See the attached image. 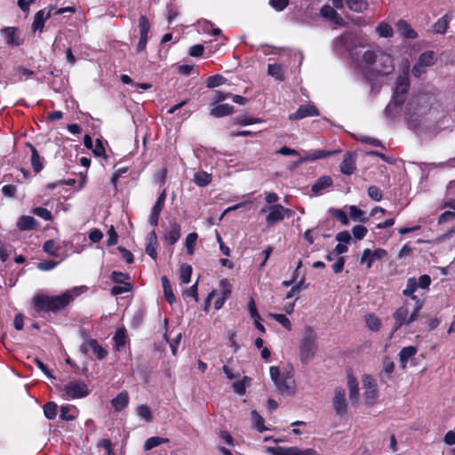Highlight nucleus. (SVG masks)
<instances>
[{
    "mask_svg": "<svg viewBox=\"0 0 455 455\" xmlns=\"http://www.w3.org/2000/svg\"><path fill=\"white\" fill-rule=\"evenodd\" d=\"M129 403V395L126 391L119 393L115 398L112 399L111 404L116 411L124 410Z\"/></svg>",
    "mask_w": 455,
    "mask_h": 455,
    "instance_id": "25",
    "label": "nucleus"
},
{
    "mask_svg": "<svg viewBox=\"0 0 455 455\" xmlns=\"http://www.w3.org/2000/svg\"><path fill=\"white\" fill-rule=\"evenodd\" d=\"M88 344L90 346L91 350L94 353V355L97 356L99 360H102L107 356V349L100 346L96 339H89Z\"/></svg>",
    "mask_w": 455,
    "mask_h": 455,
    "instance_id": "29",
    "label": "nucleus"
},
{
    "mask_svg": "<svg viewBox=\"0 0 455 455\" xmlns=\"http://www.w3.org/2000/svg\"><path fill=\"white\" fill-rule=\"evenodd\" d=\"M168 441L169 440L167 438H162V437H158V436L150 437L145 442L144 450L149 451L160 444L168 443Z\"/></svg>",
    "mask_w": 455,
    "mask_h": 455,
    "instance_id": "36",
    "label": "nucleus"
},
{
    "mask_svg": "<svg viewBox=\"0 0 455 455\" xmlns=\"http://www.w3.org/2000/svg\"><path fill=\"white\" fill-rule=\"evenodd\" d=\"M162 284H163V288H164V296H165L167 301L171 305H172L175 302L176 299L172 291L171 283L166 276L162 277Z\"/></svg>",
    "mask_w": 455,
    "mask_h": 455,
    "instance_id": "32",
    "label": "nucleus"
},
{
    "mask_svg": "<svg viewBox=\"0 0 455 455\" xmlns=\"http://www.w3.org/2000/svg\"><path fill=\"white\" fill-rule=\"evenodd\" d=\"M269 375L279 395L285 396L295 395L297 386L292 371L281 373L277 366H271Z\"/></svg>",
    "mask_w": 455,
    "mask_h": 455,
    "instance_id": "3",
    "label": "nucleus"
},
{
    "mask_svg": "<svg viewBox=\"0 0 455 455\" xmlns=\"http://www.w3.org/2000/svg\"><path fill=\"white\" fill-rule=\"evenodd\" d=\"M331 184L332 180L330 176L320 177L312 186V192L316 195L321 194L325 188L331 187Z\"/></svg>",
    "mask_w": 455,
    "mask_h": 455,
    "instance_id": "26",
    "label": "nucleus"
},
{
    "mask_svg": "<svg viewBox=\"0 0 455 455\" xmlns=\"http://www.w3.org/2000/svg\"><path fill=\"white\" fill-rule=\"evenodd\" d=\"M57 410H58V406L54 402H48L44 406V416L48 419H55V417L57 415Z\"/></svg>",
    "mask_w": 455,
    "mask_h": 455,
    "instance_id": "43",
    "label": "nucleus"
},
{
    "mask_svg": "<svg viewBox=\"0 0 455 455\" xmlns=\"http://www.w3.org/2000/svg\"><path fill=\"white\" fill-rule=\"evenodd\" d=\"M453 220H455V212L446 211L440 215L438 223L443 224Z\"/></svg>",
    "mask_w": 455,
    "mask_h": 455,
    "instance_id": "63",
    "label": "nucleus"
},
{
    "mask_svg": "<svg viewBox=\"0 0 455 455\" xmlns=\"http://www.w3.org/2000/svg\"><path fill=\"white\" fill-rule=\"evenodd\" d=\"M31 148V164L36 172H39L43 169L40 156L35 147L30 145Z\"/></svg>",
    "mask_w": 455,
    "mask_h": 455,
    "instance_id": "35",
    "label": "nucleus"
},
{
    "mask_svg": "<svg viewBox=\"0 0 455 455\" xmlns=\"http://www.w3.org/2000/svg\"><path fill=\"white\" fill-rule=\"evenodd\" d=\"M197 238H198V235L195 232L190 233L187 235V237L185 239V247L187 249L188 254L192 255L194 253Z\"/></svg>",
    "mask_w": 455,
    "mask_h": 455,
    "instance_id": "38",
    "label": "nucleus"
},
{
    "mask_svg": "<svg viewBox=\"0 0 455 455\" xmlns=\"http://www.w3.org/2000/svg\"><path fill=\"white\" fill-rule=\"evenodd\" d=\"M32 212L44 220H52V212L46 208L36 207L32 210Z\"/></svg>",
    "mask_w": 455,
    "mask_h": 455,
    "instance_id": "51",
    "label": "nucleus"
},
{
    "mask_svg": "<svg viewBox=\"0 0 455 455\" xmlns=\"http://www.w3.org/2000/svg\"><path fill=\"white\" fill-rule=\"evenodd\" d=\"M180 237V226L176 222L172 221L170 223V227L166 229L164 239L170 244L176 243Z\"/></svg>",
    "mask_w": 455,
    "mask_h": 455,
    "instance_id": "18",
    "label": "nucleus"
},
{
    "mask_svg": "<svg viewBox=\"0 0 455 455\" xmlns=\"http://www.w3.org/2000/svg\"><path fill=\"white\" fill-rule=\"evenodd\" d=\"M129 275L122 272L113 271L111 274V280L116 283L125 284L128 283Z\"/></svg>",
    "mask_w": 455,
    "mask_h": 455,
    "instance_id": "52",
    "label": "nucleus"
},
{
    "mask_svg": "<svg viewBox=\"0 0 455 455\" xmlns=\"http://www.w3.org/2000/svg\"><path fill=\"white\" fill-rule=\"evenodd\" d=\"M251 419L254 427L259 432H264L267 430V427L264 426V419L259 415V413L257 411H251Z\"/></svg>",
    "mask_w": 455,
    "mask_h": 455,
    "instance_id": "41",
    "label": "nucleus"
},
{
    "mask_svg": "<svg viewBox=\"0 0 455 455\" xmlns=\"http://www.w3.org/2000/svg\"><path fill=\"white\" fill-rule=\"evenodd\" d=\"M376 33L379 35V37L384 38H389L392 37L394 35V29L386 21H381L377 27H376Z\"/></svg>",
    "mask_w": 455,
    "mask_h": 455,
    "instance_id": "30",
    "label": "nucleus"
},
{
    "mask_svg": "<svg viewBox=\"0 0 455 455\" xmlns=\"http://www.w3.org/2000/svg\"><path fill=\"white\" fill-rule=\"evenodd\" d=\"M421 308L422 303H418V305H415L411 312H410L409 305L407 302L399 307L393 314V318L395 320L393 332H395L403 325H410L415 322Z\"/></svg>",
    "mask_w": 455,
    "mask_h": 455,
    "instance_id": "4",
    "label": "nucleus"
},
{
    "mask_svg": "<svg viewBox=\"0 0 455 455\" xmlns=\"http://www.w3.org/2000/svg\"><path fill=\"white\" fill-rule=\"evenodd\" d=\"M137 414L147 422L152 421V413L148 406L141 404L137 408Z\"/></svg>",
    "mask_w": 455,
    "mask_h": 455,
    "instance_id": "47",
    "label": "nucleus"
},
{
    "mask_svg": "<svg viewBox=\"0 0 455 455\" xmlns=\"http://www.w3.org/2000/svg\"><path fill=\"white\" fill-rule=\"evenodd\" d=\"M316 334L312 327H307L303 333V338L299 344V355L303 363H308L315 356L317 345Z\"/></svg>",
    "mask_w": 455,
    "mask_h": 455,
    "instance_id": "5",
    "label": "nucleus"
},
{
    "mask_svg": "<svg viewBox=\"0 0 455 455\" xmlns=\"http://www.w3.org/2000/svg\"><path fill=\"white\" fill-rule=\"evenodd\" d=\"M337 44L342 45L349 52V57L357 73L365 79L371 80L379 76H388L395 69L394 59L391 54L381 49H367L363 44L355 42V36L351 33L341 35Z\"/></svg>",
    "mask_w": 455,
    "mask_h": 455,
    "instance_id": "1",
    "label": "nucleus"
},
{
    "mask_svg": "<svg viewBox=\"0 0 455 455\" xmlns=\"http://www.w3.org/2000/svg\"><path fill=\"white\" fill-rule=\"evenodd\" d=\"M319 116V112L317 108L310 104L307 105H301L297 111L291 114L289 116L290 120H300L302 118L307 117V116Z\"/></svg>",
    "mask_w": 455,
    "mask_h": 455,
    "instance_id": "14",
    "label": "nucleus"
},
{
    "mask_svg": "<svg viewBox=\"0 0 455 455\" xmlns=\"http://www.w3.org/2000/svg\"><path fill=\"white\" fill-rule=\"evenodd\" d=\"M17 33L18 28L15 27H6L2 29V35L6 44L12 46H19L21 44Z\"/></svg>",
    "mask_w": 455,
    "mask_h": 455,
    "instance_id": "19",
    "label": "nucleus"
},
{
    "mask_svg": "<svg viewBox=\"0 0 455 455\" xmlns=\"http://www.w3.org/2000/svg\"><path fill=\"white\" fill-rule=\"evenodd\" d=\"M165 198H166V192H165V190H164L158 196L156 204H154V206L151 210V213H150L148 221H149L150 225H152L154 227H156L158 224L159 216L164 208Z\"/></svg>",
    "mask_w": 455,
    "mask_h": 455,
    "instance_id": "16",
    "label": "nucleus"
},
{
    "mask_svg": "<svg viewBox=\"0 0 455 455\" xmlns=\"http://www.w3.org/2000/svg\"><path fill=\"white\" fill-rule=\"evenodd\" d=\"M437 61V54L434 51H426L419 54L417 62L411 68V74L419 78L427 72V68L434 66Z\"/></svg>",
    "mask_w": 455,
    "mask_h": 455,
    "instance_id": "7",
    "label": "nucleus"
},
{
    "mask_svg": "<svg viewBox=\"0 0 455 455\" xmlns=\"http://www.w3.org/2000/svg\"><path fill=\"white\" fill-rule=\"evenodd\" d=\"M410 86L408 74L405 73L403 76H399L395 82V87L394 90V94L392 98V101L387 106L385 112L387 116H390V112L392 109V106L395 107L401 106L405 100V95L408 92Z\"/></svg>",
    "mask_w": 455,
    "mask_h": 455,
    "instance_id": "6",
    "label": "nucleus"
},
{
    "mask_svg": "<svg viewBox=\"0 0 455 455\" xmlns=\"http://www.w3.org/2000/svg\"><path fill=\"white\" fill-rule=\"evenodd\" d=\"M295 455H321L318 451H316L315 449L307 448V449H299L296 446L295 449Z\"/></svg>",
    "mask_w": 455,
    "mask_h": 455,
    "instance_id": "64",
    "label": "nucleus"
},
{
    "mask_svg": "<svg viewBox=\"0 0 455 455\" xmlns=\"http://www.w3.org/2000/svg\"><path fill=\"white\" fill-rule=\"evenodd\" d=\"M296 446L292 447H276L274 449L275 455H295Z\"/></svg>",
    "mask_w": 455,
    "mask_h": 455,
    "instance_id": "59",
    "label": "nucleus"
},
{
    "mask_svg": "<svg viewBox=\"0 0 455 455\" xmlns=\"http://www.w3.org/2000/svg\"><path fill=\"white\" fill-rule=\"evenodd\" d=\"M212 180L211 174L205 172H198L194 176V181L200 187L207 186Z\"/></svg>",
    "mask_w": 455,
    "mask_h": 455,
    "instance_id": "37",
    "label": "nucleus"
},
{
    "mask_svg": "<svg viewBox=\"0 0 455 455\" xmlns=\"http://www.w3.org/2000/svg\"><path fill=\"white\" fill-rule=\"evenodd\" d=\"M234 112V107L229 104H220L211 109V116L214 117H222Z\"/></svg>",
    "mask_w": 455,
    "mask_h": 455,
    "instance_id": "27",
    "label": "nucleus"
},
{
    "mask_svg": "<svg viewBox=\"0 0 455 455\" xmlns=\"http://www.w3.org/2000/svg\"><path fill=\"white\" fill-rule=\"evenodd\" d=\"M347 7L356 12L366 10L368 4L364 0H345Z\"/></svg>",
    "mask_w": 455,
    "mask_h": 455,
    "instance_id": "34",
    "label": "nucleus"
},
{
    "mask_svg": "<svg viewBox=\"0 0 455 455\" xmlns=\"http://www.w3.org/2000/svg\"><path fill=\"white\" fill-rule=\"evenodd\" d=\"M396 28L402 36L408 39H415L418 37V33L411 27V25L404 20H399L396 24Z\"/></svg>",
    "mask_w": 455,
    "mask_h": 455,
    "instance_id": "21",
    "label": "nucleus"
},
{
    "mask_svg": "<svg viewBox=\"0 0 455 455\" xmlns=\"http://www.w3.org/2000/svg\"><path fill=\"white\" fill-rule=\"evenodd\" d=\"M220 286L221 288V296H223L224 299H228L232 291V286L228 280L222 279L220 283Z\"/></svg>",
    "mask_w": 455,
    "mask_h": 455,
    "instance_id": "56",
    "label": "nucleus"
},
{
    "mask_svg": "<svg viewBox=\"0 0 455 455\" xmlns=\"http://www.w3.org/2000/svg\"><path fill=\"white\" fill-rule=\"evenodd\" d=\"M248 311H249L250 316L253 320L254 319H261V317L258 312L255 301L252 298H250V300L248 302Z\"/></svg>",
    "mask_w": 455,
    "mask_h": 455,
    "instance_id": "58",
    "label": "nucleus"
},
{
    "mask_svg": "<svg viewBox=\"0 0 455 455\" xmlns=\"http://www.w3.org/2000/svg\"><path fill=\"white\" fill-rule=\"evenodd\" d=\"M60 390L63 391L65 399H79L89 394L87 385L82 380H74L68 383Z\"/></svg>",
    "mask_w": 455,
    "mask_h": 455,
    "instance_id": "8",
    "label": "nucleus"
},
{
    "mask_svg": "<svg viewBox=\"0 0 455 455\" xmlns=\"http://www.w3.org/2000/svg\"><path fill=\"white\" fill-rule=\"evenodd\" d=\"M270 316L278 322L282 326H283L286 330H291V323L289 318L283 314H271Z\"/></svg>",
    "mask_w": 455,
    "mask_h": 455,
    "instance_id": "49",
    "label": "nucleus"
},
{
    "mask_svg": "<svg viewBox=\"0 0 455 455\" xmlns=\"http://www.w3.org/2000/svg\"><path fill=\"white\" fill-rule=\"evenodd\" d=\"M368 196L376 202H379L383 196L381 190L377 186L369 187Z\"/></svg>",
    "mask_w": 455,
    "mask_h": 455,
    "instance_id": "55",
    "label": "nucleus"
},
{
    "mask_svg": "<svg viewBox=\"0 0 455 455\" xmlns=\"http://www.w3.org/2000/svg\"><path fill=\"white\" fill-rule=\"evenodd\" d=\"M284 67L281 64H269L267 67V74L278 81L284 80Z\"/></svg>",
    "mask_w": 455,
    "mask_h": 455,
    "instance_id": "28",
    "label": "nucleus"
},
{
    "mask_svg": "<svg viewBox=\"0 0 455 455\" xmlns=\"http://www.w3.org/2000/svg\"><path fill=\"white\" fill-rule=\"evenodd\" d=\"M332 405L337 415L343 417L347 413L346 390L343 387H338L334 389Z\"/></svg>",
    "mask_w": 455,
    "mask_h": 455,
    "instance_id": "11",
    "label": "nucleus"
},
{
    "mask_svg": "<svg viewBox=\"0 0 455 455\" xmlns=\"http://www.w3.org/2000/svg\"><path fill=\"white\" fill-rule=\"evenodd\" d=\"M347 387L349 389V397L352 401H357L359 397V387L358 383L352 375L348 376L347 379Z\"/></svg>",
    "mask_w": 455,
    "mask_h": 455,
    "instance_id": "31",
    "label": "nucleus"
},
{
    "mask_svg": "<svg viewBox=\"0 0 455 455\" xmlns=\"http://www.w3.org/2000/svg\"><path fill=\"white\" fill-rule=\"evenodd\" d=\"M367 232V228L363 225H356L352 228V234L354 237L357 240L363 239Z\"/></svg>",
    "mask_w": 455,
    "mask_h": 455,
    "instance_id": "54",
    "label": "nucleus"
},
{
    "mask_svg": "<svg viewBox=\"0 0 455 455\" xmlns=\"http://www.w3.org/2000/svg\"><path fill=\"white\" fill-rule=\"evenodd\" d=\"M131 290V284L125 283L121 285H115L111 289V294L114 296L127 292Z\"/></svg>",
    "mask_w": 455,
    "mask_h": 455,
    "instance_id": "61",
    "label": "nucleus"
},
{
    "mask_svg": "<svg viewBox=\"0 0 455 455\" xmlns=\"http://www.w3.org/2000/svg\"><path fill=\"white\" fill-rule=\"evenodd\" d=\"M417 347L414 346L404 347L399 352V363L402 369H405L409 360L417 354Z\"/></svg>",
    "mask_w": 455,
    "mask_h": 455,
    "instance_id": "22",
    "label": "nucleus"
},
{
    "mask_svg": "<svg viewBox=\"0 0 455 455\" xmlns=\"http://www.w3.org/2000/svg\"><path fill=\"white\" fill-rule=\"evenodd\" d=\"M54 9V6H50L49 9L40 10L38 11L34 17V20L32 23L33 31L42 32L44 27V22L52 16V11Z\"/></svg>",
    "mask_w": 455,
    "mask_h": 455,
    "instance_id": "15",
    "label": "nucleus"
},
{
    "mask_svg": "<svg viewBox=\"0 0 455 455\" xmlns=\"http://www.w3.org/2000/svg\"><path fill=\"white\" fill-rule=\"evenodd\" d=\"M448 28V20L446 16L440 18L433 26L434 32L437 34H444Z\"/></svg>",
    "mask_w": 455,
    "mask_h": 455,
    "instance_id": "48",
    "label": "nucleus"
},
{
    "mask_svg": "<svg viewBox=\"0 0 455 455\" xmlns=\"http://www.w3.org/2000/svg\"><path fill=\"white\" fill-rule=\"evenodd\" d=\"M114 341L117 349L124 347L127 341V336L124 329H118L114 335Z\"/></svg>",
    "mask_w": 455,
    "mask_h": 455,
    "instance_id": "39",
    "label": "nucleus"
},
{
    "mask_svg": "<svg viewBox=\"0 0 455 455\" xmlns=\"http://www.w3.org/2000/svg\"><path fill=\"white\" fill-rule=\"evenodd\" d=\"M44 251L53 257L59 256V250L60 246L56 244V243L53 240H47L44 243Z\"/></svg>",
    "mask_w": 455,
    "mask_h": 455,
    "instance_id": "42",
    "label": "nucleus"
},
{
    "mask_svg": "<svg viewBox=\"0 0 455 455\" xmlns=\"http://www.w3.org/2000/svg\"><path fill=\"white\" fill-rule=\"evenodd\" d=\"M429 108L427 97L418 95L411 99L407 104L408 114L412 117L415 115L426 114Z\"/></svg>",
    "mask_w": 455,
    "mask_h": 455,
    "instance_id": "10",
    "label": "nucleus"
},
{
    "mask_svg": "<svg viewBox=\"0 0 455 455\" xmlns=\"http://www.w3.org/2000/svg\"><path fill=\"white\" fill-rule=\"evenodd\" d=\"M192 267L188 264H183L180 269V280L183 283H188L191 279Z\"/></svg>",
    "mask_w": 455,
    "mask_h": 455,
    "instance_id": "40",
    "label": "nucleus"
},
{
    "mask_svg": "<svg viewBox=\"0 0 455 455\" xmlns=\"http://www.w3.org/2000/svg\"><path fill=\"white\" fill-rule=\"evenodd\" d=\"M356 156L355 153L347 152L344 156V159L340 164V172L346 175H351L355 172L356 166Z\"/></svg>",
    "mask_w": 455,
    "mask_h": 455,
    "instance_id": "17",
    "label": "nucleus"
},
{
    "mask_svg": "<svg viewBox=\"0 0 455 455\" xmlns=\"http://www.w3.org/2000/svg\"><path fill=\"white\" fill-rule=\"evenodd\" d=\"M365 323L367 327L373 331H377L380 329L381 322L378 316L373 314L365 315Z\"/></svg>",
    "mask_w": 455,
    "mask_h": 455,
    "instance_id": "33",
    "label": "nucleus"
},
{
    "mask_svg": "<svg viewBox=\"0 0 455 455\" xmlns=\"http://www.w3.org/2000/svg\"><path fill=\"white\" fill-rule=\"evenodd\" d=\"M58 262L53 260H44L37 263V268L42 271H49L56 267Z\"/></svg>",
    "mask_w": 455,
    "mask_h": 455,
    "instance_id": "60",
    "label": "nucleus"
},
{
    "mask_svg": "<svg viewBox=\"0 0 455 455\" xmlns=\"http://www.w3.org/2000/svg\"><path fill=\"white\" fill-rule=\"evenodd\" d=\"M417 288H419L417 280L413 277H411L407 280L406 287L403 291V294L404 296L410 297L412 300H414L415 305H418V303H422L420 299L414 294Z\"/></svg>",
    "mask_w": 455,
    "mask_h": 455,
    "instance_id": "24",
    "label": "nucleus"
},
{
    "mask_svg": "<svg viewBox=\"0 0 455 455\" xmlns=\"http://www.w3.org/2000/svg\"><path fill=\"white\" fill-rule=\"evenodd\" d=\"M226 78L221 75L211 76L207 78L206 85L208 88H215L224 84Z\"/></svg>",
    "mask_w": 455,
    "mask_h": 455,
    "instance_id": "45",
    "label": "nucleus"
},
{
    "mask_svg": "<svg viewBox=\"0 0 455 455\" xmlns=\"http://www.w3.org/2000/svg\"><path fill=\"white\" fill-rule=\"evenodd\" d=\"M307 284H305V279L302 278L298 283L293 285L291 291L287 293L286 299H291L294 295L299 294L302 290L307 288Z\"/></svg>",
    "mask_w": 455,
    "mask_h": 455,
    "instance_id": "50",
    "label": "nucleus"
},
{
    "mask_svg": "<svg viewBox=\"0 0 455 455\" xmlns=\"http://www.w3.org/2000/svg\"><path fill=\"white\" fill-rule=\"evenodd\" d=\"M84 286L75 287L58 296L36 294L33 298L35 309L36 312H56L63 309L74 299V297L78 296L81 293V291L84 290Z\"/></svg>",
    "mask_w": 455,
    "mask_h": 455,
    "instance_id": "2",
    "label": "nucleus"
},
{
    "mask_svg": "<svg viewBox=\"0 0 455 455\" xmlns=\"http://www.w3.org/2000/svg\"><path fill=\"white\" fill-rule=\"evenodd\" d=\"M363 387L364 389L363 398L365 403L371 405L378 397L377 384L375 379L370 375H364L362 379Z\"/></svg>",
    "mask_w": 455,
    "mask_h": 455,
    "instance_id": "9",
    "label": "nucleus"
},
{
    "mask_svg": "<svg viewBox=\"0 0 455 455\" xmlns=\"http://www.w3.org/2000/svg\"><path fill=\"white\" fill-rule=\"evenodd\" d=\"M38 226V222L31 216H21L17 221V228L20 231L33 230Z\"/></svg>",
    "mask_w": 455,
    "mask_h": 455,
    "instance_id": "23",
    "label": "nucleus"
},
{
    "mask_svg": "<svg viewBox=\"0 0 455 455\" xmlns=\"http://www.w3.org/2000/svg\"><path fill=\"white\" fill-rule=\"evenodd\" d=\"M349 214L353 220H360L362 222H365L367 220L366 218H362L363 212L355 205L349 207Z\"/></svg>",
    "mask_w": 455,
    "mask_h": 455,
    "instance_id": "53",
    "label": "nucleus"
},
{
    "mask_svg": "<svg viewBox=\"0 0 455 455\" xmlns=\"http://www.w3.org/2000/svg\"><path fill=\"white\" fill-rule=\"evenodd\" d=\"M387 256V251L382 248H378L374 251L364 249L360 258V264H366L370 268L372 263L376 260L381 259Z\"/></svg>",
    "mask_w": 455,
    "mask_h": 455,
    "instance_id": "13",
    "label": "nucleus"
},
{
    "mask_svg": "<svg viewBox=\"0 0 455 455\" xmlns=\"http://www.w3.org/2000/svg\"><path fill=\"white\" fill-rule=\"evenodd\" d=\"M260 212H268V214L266 217V222L267 226H273L275 223L284 220L282 213V212H284V207L281 204H273L269 207H264Z\"/></svg>",
    "mask_w": 455,
    "mask_h": 455,
    "instance_id": "12",
    "label": "nucleus"
},
{
    "mask_svg": "<svg viewBox=\"0 0 455 455\" xmlns=\"http://www.w3.org/2000/svg\"><path fill=\"white\" fill-rule=\"evenodd\" d=\"M140 36H148L150 24L148 18L141 15L139 20Z\"/></svg>",
    "mask_w": 455,
    "mask_h": 455,
    "instance_id": "46",
    "label": "nucleus"
},
{
    "mask_svg": "<svg viewBox=\"0 0 455 455\" xmlns=\"http://www.w3.org/2000/svg\"><path fill=\"white\" fill-rule=\"evenodd\" d=\"M71 407L69 405H64L60 408V418L63 420L70 421L73 420L76 416L70 413Z\"/></svg>",
    "mask_w": 455,
    "mask_h": 455,
    "instance_id": "62",
    "label": "nucleus"
},
{
    "mask_svg": "<svg viewBox=\"0 0 455 455\" xmlns=\"http://www.w3.org/2000/svg\"><path fill=\"white\" fill-rule=\"evenodd\" d=\"M329 212L337 220H339L343 225L347 226L349 220L347 213L341 209L331 208Z\"/></svg>",
    "mask_w": 455,
    "mask_h": 455,
    "instance_id": "44",
    "label": "nucleus"
},
{
    "mask_svg": "<svg viewBox=\"0 0 455 455\" xmlns=\"http://www.w3.org/2000/svg\"><path fill=\"white\" fill-rule=\"evenodd\" d=\"M269 4L275 11L281 12L288 6L289 0H269Z\"/></svg>",
    "mask_w": 455,
    "mask_h": 455,
    "instance_id": "57",
    "label": "nucleus"
},
{
    "mask_svg": "<svg viewBox=\"0 0 455 455\" xmlns=\"http://www.w3.org/2000/svg\"><path fill=\"white\" fill-rule=\"evenodd\" d=\"M320 14L322 17L329 20L335 24L344 25L343 19L337 13V12L331 6L325 4L320 10Z\"/></svg>",
    "mask_w": 455,
    "mask_h": 455,
    "instance_id": "20",
    "label": "nucleus"
}]
</instances>
